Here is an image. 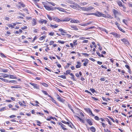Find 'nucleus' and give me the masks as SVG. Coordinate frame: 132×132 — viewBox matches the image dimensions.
I'll return each instance as SVG.
<instances>
[{
    "label": "nucleus",
    "mask_w": 132,
    "mask_h": 132,
    "mask_svg": "<svg viewBox=\"0 0 132 132\" xmlns=\"http://www.w3.org/2000/svg\"><path fill=\"white\" fill-rule=\"evenodd\" d=\"M93 14L98 17L102 16L104 18H106V16L105 14H102V12L98 11H96L95 13H94Z\"/></svg>",
    "instance_id": "f257e3e1"
},
{
    "label": "nucleus",
    "mask_w": 132,
    "mask_h": 132,
    "mask_svg": "<svg viewBox=\"0 0 132 132\" xmlns=\"http://www.w3.org/2000/svg\"><path fill=\"white\" fill-rule=\"evenodd\" d=\"M46 4L45 2L44 3L43 2V4L44 5V6L46 10L48 11H53L54 10V9L52 6H49L47 5Z\"/></svg>",
    "instance_id": "f03ea898"
},
{
    "label": "nucleus",
    "mask_w": 132,
    "mask_h": 132,
    "mask_svg": "<svg viewBox=\"0 0 132 132\" xmlns=\"http://www.w3.org/2000/svg\"><path fill=\"white\" fill-rule=\"evenodd\" d=\"M94 7L92 6L88 7H80V8L83 11H89L92 9H93Z\"/></svg>",
    "instance_id": "7ed1b4c3"
},
{
    "label": "nucleus",
    "mask_w": 132,
    "mask_h": 132,
    "mask_svg": "<svg viewBox=\"0 0 132 132\" xmlns=\"http://www.w3.org/2000/svg\"><path fill=\"white\" fill-rule=\"evenodd\" d=\"M29 84L33 87L34 88L37 89H39V86L38 85L32 82H30Z\"/></svg>",
    "instance_id": "20e7f679"
},
{
    "label": "nucleus",
    "mask_w": 132,
    "mask_h": 132,
    "mask_svg": "<svg viewBox=\"0 0 132 132\" xmlns=\"http://www.w3.org/2000/svg\"><path fill=\"white\" fill-rule=\"evenodd\" d=\"M93 21H89L87 23H82L81 24H80V25L82 26H87L88 25L90 24L91 23H93Z\"/></svg>",
    "instance_id": "39448f33"
},
{
    "label": "nucleus",
    "mask_w": 132,
    "mask_h": 132,
    "mask_svg": "<svg viewBox=\"0 0 132 132\" xmlns=\"http://www.w3.org/2000/svg\"><path fill=\"white\" fill-rule=\"evenodd\" d=\"M121 40L125 44L128 45L129 44L128 41L125 38H123L121 39Z\"/></svg>",
    "instance_id": "423d86ee"
},
{
    "label": "nucleus",
    "mask_w": 132,
    "mask_h": 132,
    "mask_svg": "<svg viewBox=\"0 0 132 132\" xmlns=\"http://www.w3.org/2000/svg\"><path fill=\"white\" fill-rule=\"evenodd\" d=\"M112 11L114 17L115 18L117 17V15L118 14V13L117 11L115 9H113L112 10Z\"/></svg>",
    "instance_id": "0eeeda50"
},
{
    "label": "nucleus",
    "mask_w": 132,
    "mask_h": 132,
    "mask_svg": "<svg viewBox=\"0 0 132 132\" xmlns=\"http://www.w3.org/2000/svg\"><path fill=\"white\" fill-rule=\"evenodd\" d=\"M57 98L59 101L63 102H64V100L62 98L60 97V96L59 95H57Z\"/></svg>",
    "instance_id": "6e6552de"
},
{
    "label": "nucleus",
    "mask_w": 132,
    "mask_h": 132,
    "mask_svg": "<svg viewBox=\"0 0 132 132\" xmlns=\"http://www.w3.org/2000/svg\"><path fill=\"white\" fill-rule=\"evenodd\" d=\"M53 20L58 22H62V20L60 19L57 17H54L53 18Z\"/></svg>",
    "instance_id": "1a4fd4ad"
},
{
    "label": "nucleus",
    "mask_w": 132,
    "mask_h": 132,
    "mask_svg": "<svg viewBox=\"0 0 132 132\" xmlns=\"http://www.w3.org/2000/svg\"><path fill=\"white\" fill-rule=\"evenodd\" d=\"M86 121L91 126L93 125V122L90 119H87Z\"/></svg>",
    "instance_id": "9d476101"
},
{
    "label": "nucleus",
    "mask_w": 132,
    "mask_h": 132,
    "mask_svg": "<svg viewBox=\"0 0 132 132\" xmlns=\"http://www.w3.org/2000/svg\"><path fill=\"white\" fill-rule=\"evenodd\" d=\"M77 65H76V68H80L81 66V62H77Z\"/></svg>",
    "instance_id": "9b49d317"
},
{
    "label": "nucleus",
    "mask_w": 132,
    "mask_h": 132,
    "mask_svg": "<svg viewBox=\"0 0 132 132\" xmlns=\"http://www.w3.org/2000/svg\"><path fill=\"white\" fill-rule=\"evenodd\" d=\"M55 9H57L59 10L60 11H62L63 12H65L64 9L60 7H55L54 8Z\"/></svg>",
    "instance_id": "f8f14e48"
},
{
    "label": "nucleus",
    "mask_w": 132,
    "mask_h": 132,
    "mask_svg": "<svg viewBox=\"0 0 132 132\" xmlns=\"http://www.w3.org/2000/svg\"><path fill=\"white\" fill-rule=\"evenodd\" d=\"M72 23H80L79 21L77 20H73L71 21Z\"/></svg>",
    "instance_id": "ddd939ff"
},
{
    "label": "nucleus",
    "mask_w": 132,
    "mask_h": 132,
    "mask_svg": "<svg viewBox=\"0 0 132 132\" xmlns=\"http://www.w3.org/2000/svg\"><path fill=\"white\" fill-rule=\"evenodd\" d=\"M1 74H2V76L4 78L8 77H9V75L7 74H6L1 73Z\"/></svg>",
    "instance_id": "4468645a"
},
{
    "label": "nucleus",
    "mask_w": 132,
    "mask_h": 132,
    "mask_svg": "<svg viewBox=\"0 0 132 132\" xmlns=\"http://www.w3.org/2000/svg\"><path fill=\"white\" fill-rule=\"evenodd\" d=\"M90 130L92 132H95L96 131L95 128L93 126H92L90 127Z\"/></svg>",
    "instance_id": "2eb2a0df"
},
{
    "label": "nucleus",
    "mask_w": 132,
    "mask_h": 132,
    "mask_svg": "<svg viewBox=\"0 0 132 132\" xmlns=\"http://www.w3.org/2000/svg\"><path fill=\"white\" fill-rule=\"evenodd\" d=\"M59 31L61 32L64 33L65 34L67 33V31L65 30L62 29V28H60L59 29Z\"/></svg>",
    "instance_id": "dca6fc26"
},
{
    "label": "nucleus",
    "mask_w": 132,
    "mask_h": 132,
    "mask_svg": "<svg viewBox=\"0 0 132 132\" xmlns=\"http://www.w3.org/2000/svg\"><path fill=\"white\" fill-rule=\"evenodd\" d=\"M50 26L52 27L53 28H57L58 27V25H56L54 24H50Z\"/></svg>",
    "instance_id": "f3484780"
},
{
    "label": "nucleus",
    "mask_w": 132,
    "mask_h": 132,
    "mask_svg": "<svg viewBox=\"0 0 132 132\" xmlns=\"http://www.w3.org/2000/svg\"><path fill=\"white\" fill-rule=\"evenodd\" d=\"M70 27L74 30H78V29L77 27L74 26H70Z\"/></svg>",
    "instance_id": "a211bd4d"
},
{
    "label": "nucleus",
    "mask_w": 132,
    "mask_h": 132,
    "mask_svg": "<svg viewBox=\"0 0 132 132\" xmlns=\"http://www.w3.org/2000/svg\"><path fill=\"white\" fill-rule=\"evenodd\" d=\"M70 75L71 76V78L74 81H76V80L75 78L74 75L71 73L70 74Z\"/></svg>",
    "instance_id": "6ab92c4d"
},
{
    "label": "nucleus",
    "mask_w": 132,
    "mask_h": 132,
    "mask_svg": "<svg viewBox=\"0 0 132 132\" xmlns=\"http://www.w3.org/2000/svg\"><path fill=\"white\" fill-rule=\"evenodd\" d=\"M9 76H10V78L11 79H16V77L14 76L13 75H9Z\"/></svg>",
    "instance_id": "aec40b11"
},
{
    "label": "nucleus",
    "mask_w": 132,
    "mask_h": 132,
    "mask_svg": "<svg viewBox=\"0 0 132 132\" xmlns=\"http://www.w3.org/2000/svg\"><path fill=\"white\" fill-rule=\"evenodd\" d=\"M117 3L119 5L120 7L123 6L122 5V3L121 1H118L117 2Z\"/></svg>",
    "instance_id": "412c9836"
},
{
    "label": "nucleus",
    "mask_w": 132,
    "mask_h": 132,
    "mask_svg": "<svg viewBox=\"0 0 132 132\" xmlns=\"http://www.w3.org/2000/svg\"><path fill=\"white\" fill-rule=\"evenodd\" d=\"M40 22L42 23H44L46 24L47 22V21L46 20L42 19L40 21Z\"/></svg>",
    "instance_id": "4be33fe9"
},
{
    "label": "nucleus",
    "mask_w": 132,
    "mask_h": 132,
    "mask_svg": "<svg viewBox=\"0 0 132 132\" xmlns=\"http://www.w3.org/2000/svg\"><path fill=\"white\" fill-rule=\"evenodd\" d=\"M40 83L42 84V85L43 86L46 87H48V85L45 83L43 82V83Z\"/></svg>",
    "instance_id": "5701e85b"
},
{
    "label": "nucleus",
    "mask_w": 132,
    "mask_h": 132,
    "mask_svg": "<svg viewBox=\"0 0 132 132\" xmlns=\"http://www.w3.org/2000/svg\"><path fill=\"white\" fill-rule=\"evenodd\" d=\"M37 23L36 22V20L35 19H34L32 20V24L33 26L35 25Z\"/></svg>",
    "instance_id": "b1692460"
},
{
    "label": "nucleus",
    "mask_w": 132,
    "mask_h": 132,
    "mask_svg": "<svg viewBox=\"0 0 132 132\" xmlns=\"http://www.w3.org/2000/svg\"><path fill=\"white\" fill-rule=\"evenodd\" d=\"M70 20V19L68 18H65L63 20H62V22L63 21H68Z\"/></svg>",
    "instance_id": "393cba45"
},
{
    "label": "nucleus",
    "mask_w": 132,
    "mask_h": 132,
    "mask_svg": "<svg viewBox=\"0 0 132 132\" xmlns=\"http://www.w3.org/2000/svg\"><path fill=\"white\" fill-rule=\"evenodd\" d=\"M85 110L88 113H90V112H91V111L90 109L89 108H86L85 109Z\"/></svg>",
    "instance_id": "a878e982"
},
{
    "label": "nucleus",
    "mask_w": 132,
    "mask_h": 132,
    "mask_svg": "<svg viewBox=\"0 0 132 132\" xmlns=\"http://www.w3.org/2000/svg\"><path fill=\"white\" fill-rule=\"evenodd\" d=\"M0 71L1 72H8V70L7 69H1Z\"/></svg>",
    "instance_id": "bb28decb"
},
{
    "label": "nucleus",
    "mask_w": 132,
    "mask_h": 132,
    "mask_svg": "<svg viewBox=\"0 0 132 132\" xmlns=\"http://www.w3.org/2000/svg\"><path fill=\"white\" fill-rule=\"evenodd\" d=\"M71 72L70 70H67L66 71V72H64V74L65 75H67L70 73V72Z\"/></svg>",
    "instance_id": "cd10ccee"
},
{
    "label": "nucleus",
    "mask_w": 132,
    "mask_h": 132,
    "mask_svg": "<svg viewBox=\"0 0 132 132\" xmlns=\"http://www.w3.org/2000/svg\"><path fill=\"white\" fill-rule=\"evenodd\" d=\"M9 82L14 84H16L17 83V82L15 80H10L9 81Z\"/></svg>",
    "instance_id": "c85d7f7f"
},
{
    "label": "nucleus",
    "mask_w": 132,
    "mask_h": 132,
    "mask_svg": "<svg viewBox=\"0 0 132 132\" xmlns=\"http://www.w3.org/2000/svg\"><path fill=\"white\" fill-rule=\"evenodd\" d=\"M90 90L91 91V92H92V93H94L96 92L95 89L93 88H90Z\"/></svg>",
    "instance_id": "c756f323"
},
{
    "label": "nucleus",
    "mask_w": 132,
    "mask_h": 132,
    "mask_svg": "<svg viewBox=\"0 0 132 132\" xmlns=\"http://www.w3.org/2000/svg\"><path fill=\"white\" fill-rule=\"evenodd\" d=\"M86 60L87 61V62H85L84 63H83L84 65L85 66H87V64L88 63V60L87 59Z\"/></svg>",
    "instance_id": "7c9ffc66"
},
{
    "label": "nucleus",
    "mask_w": 132,
    "mask_h": 132,
    "mask_svg": "<svg viewBox=\"0 0 132 132\" xmlns=\"http://www.w3.org/2000/svg\"><path fill=\"white\" fill-rule=\"evenodd\" d=\"M47 16L48 18V19H49V20H50L51 21V20H52V17H51L50 15H47Z\"/></svg>",
    "instance_id": "2f4dec72"
},
{
    "label": "nucleus",
    "mask_w": 132,
    "mask_h": 132,
    "mask_svg": "<svg viewBox=\"0 0 132 132\" xmlns=\"http://www.w3.org/2000/svg\"><path fill=\"white\" fill-rule=\"evenodd\" d=\"M70 6L74 9H76L77 8V6H75L73 5H70Z\"/></svg>",
    "instance_id": "473e14b6"
},
{
    "label": "nucleus",
    "mask_w": 132,
    "mask_h": 132,
    "mask_svg": "<svg viewBox=\"0 0 132 132\" xmlns=\"http://www.w3.org/2000/svg\"><path fill=\"white\" fill-rule=\"evenodd\" d=\"M73 4L75 6H78V7L79 8H80V7L79 5H78L77 3H75V2H73Z\"/></svg>",
    "instance_id": "72a5a7b5"
},
{
    "label": "nucleus",
    "mask_w": 132,
    "mask_h": 132,
    "mask_svg": "<svg viewBox=\"0 0 132 132\" xmlns=\"http://www.w3.org/2000/svg\"><path fill=\"white\" fill-rule=\"evenodd\" d=\"M118 28L122 32H123V33L125 32V31L123 30L122 29L121 27H118Z\"/></svg>",
    "instance_id": "f704fd0d"
},
{
    "label": "nucleus",
    "mask_w": 132,
    "mask_h": 132,
    "mask_svg": "<svg viewBox=\"0 0 132 132\" xmlns=\"http://www.w3.org/2000/svg\"><path fill=\"white\" fill-rule=\"evenodd\" d=\"M42 92L44 94L46 95H48V93L46 91L44 90H42Z\"/></svg>",
    "instance_id": "c9c22d12"
},
{
    "label": "nucleus",
    "mask_w": 132,
    "mask_h": 132,
    "mask_svg": "<svg viewBox=\"0 0 132 132\" xmlns=\"http://www.w3.org/2000/svg\"><path fill=\"white\" fill-rule=\"evenodd\" d=\"M59 77L64 79H65L66 78L65 76L64 75L60 76Z\"/></svg>",
    "instance_id": "e433bc0d"
},
{
    "label": "nucleus",
    "mask_w": 132,
    "mask_h": 132,
    "mask_svg": "<svg viewBox=\"0 0 132 132\" xmlns=\"http://www.w3.org/2000/svg\"><path fill=\"white\" fill-rule=\"evenodd\" d=\"M63 126H61L62 127V128L64 130H67V129L66 128H65V126L64 125H63Z\"/></svg>",
    "instance_id": "4c0bfd02"
},
{
    "label": "nucleus",
    "mask_w": 132,
    "mask_h": 132,
    "mask_svg": "<svg viewBox=\"0 0 132 132\" xmlns=\"http://www.w3.org/2000/svg\"><path fill=\"white\" fill-rule=\"evenodd\" d=\"M19 3L23 7L25 6V5L24 4L22 3L21 2H19Z\"/></svg>",
    "instance_id": "58836bf2"
},
{
    "label": "nucleus",
    "mask_w": 132,
    "mask_h": 132,
    "mask_svg": "<svg viewBox=\"0 0 132 132\" xmlns=\"http://www.w3.org/2000/svg\"><path fill=\"white\" fill-rule=\"evenodd\" d=\"M92 98V99L95 100V101H97L98 100V99L95 97L92 96L91 97Z\"/></svg>",
    "instance_id": "ea45409f"
},
{
    "label": "nucleus",
    "mask_w": 132,
    "mask_h": 132,
    "mask_svg": "<svg viewBox=\"0 0 132 132\" xmlns=\"http://www.w3.org/2000/svg\"><path fill=\"white\" fill-rule=\"evenodd\" d=\"M94 118L96 120H100V119L99 118V117L97 116H95L94 117Z\"/></svg>",
    "instance_id": "a19ab883"
},
{
    "label": "nucleus",
    "mask_w": 132,
    "mask_h": 132,
    "mask_svg": "<svg viewBox=\"0 0 132 132\" xmlns=\"http://www.w3.org/2000/svg\"><path fill=\"white\" fill-rule=\"evenodd\" d=\"M52 101L54 103H55L57 105H58V104L56 102V101L53 98H52Z\"/></svg>",
    "instance_id": "79ce46f5"
},
{
    "label": "nucleus",
    "mask_w": 132,
    "mask_h": 132,
    "mask_svg": "<svg viewBox=\"0 0 132 132\" xmlns=\"http://www.w3.org/2000/svg\"><path fill=\"white\" fill-rule=\"evenodd\" d=\"M12 24H10L9 25L8 27H11L12 28H14V27H13V26H12Z\"/></svg>",
    "instance_id": "37998d69"
},
{
    "label": "nucleus",
    "mask_w": 132,
    "mask_h": 132,
    "mask_svg": "<svg viewBox=\"0 0 132 132\" xmlns=\"http://www.w3.org/2000/svg\"><path fill=\"white\" fill-rule=\"evenodd\" d=\"M82 54L86 56H88L89 55V54H88L87 53H82Z\"/></svg>",
    "instance_id": "c03bdc74"
},
{
    "label": "nucleus",
    "mask_w": 132,
    "mask_h": 132,
    "mask_svg": "<svg viewBox=\"0 0 132 132\" xmlns=\"http://www.w3.org/2000/svg\"><path fill=\"white\" fill-rule=\"evenodd\" d=\"M54 33L53 32H51L49 33V35L51 36H53L54 35Z\"/></svg>",
    "instance_id": "a18cd8bd"
},
{
    "label": "nucleus",
    "mask_w": 132,
    "mask_h": 132,
    "mask_svg": "<svg viewBox=\"0 0 132 132\" xmlns=\"http://www.w3.org/2000/svg\"><path fill=\"white\" fill-rule=\"evenodd\" d=\"M45 38V36H42L40 37L39 39L40 40H42L44 39Z\"/></svg>",
    "instance_id": "49530a36"
},
{
    "label": "nucleus",
    "mask_w": 132,
    "mask_h": 132,
    "mask_svg": "<svg viewBox=\"0 0 132 132\" xmlns=\"http://www.w3.org/2000/svg\"><path fill=\"white\" fill-rule=\"evenodd\" d=\"M58 42L61 44H63L64 42L63 41H61L60 40H59Z\"/></svg>",
    "instance_id": "de8ad7c7"
},
{
    "label": "nucleus",
    "mask_w": 132,
    "mask_h": 132,
    "mask_svg": "<svg viewBox=\"0 0 132 132\" xmlns=\"http://www.w3.org/2000/svg\"><path fill=\"white\" fill-rule=\"evenodd\" d=\"M27 26H24V27H22L21 28V29L22 30H24L27 29Z\"/></svg>",
    "instance_id": "09e8293b"
},
{
    "label": "nucleus",
    "mask_w": 132,
    "mask_h": 132,
    "mask_svg": "<svg viewBox=\"0 0 132 132\" xmlns=\"http://www.w3.org/2000/svg\"><path fill=\"white\" fill-rule=\"evenodd\" d=\"M89 59L90 60H91L93 61V62H94L95 61V60L94 59H93V58L92 57H90L89 58Z\"/></svg>",
    "instance_id": "8fccbe9b"
},
{
    "label": "nucleus",
    "mask_w": 132,
    "mask_h": 132,
    "mask_svg": "<svg viewBox=\"0 0 132 132\" xmlns=\"http://www.w3.org/2000/svg\"><path fill=\"white\" fill-rule=\"evenodd\" d=\"M16 117L15 116V115H12L9 117L10 118H12L15 117Z\"/></svg>",
    "instance_id": "3c124183"
},
{
    "label": "nucleus",
    "mask_w": 132,
    "mask_h": 132,
    "mask_svg": "<svg viewBox=\"0 0 132 132\" xmlns=\"http://www.w3.org/2000/svg\"><path fill=\"white\" fill-rule=\"evenodd\" d=\"M125 67L128 69V70L129 69H130L129 66L128 65H125Z\"/></svg>",
    "instance_id": "603ef678"
},
{
    "label": "nucleus",
    "mask_w": 132,
    "mask_h": 132,
    "mask_svg": "<svg viewBox=\"0 0 132 132\" xmlns=\"http://www.w3.org/2000/svg\"><path fill=\"white\" fill-rule=\"evenodd\" d=\"M88 40H84L82 42L83 43H87L88 42Z\"/></svg>",
    "instance_id": "864d4df0"
},
{
    "label": "nucleus",
    "mask_w": 132,
    "mask_h": 132,
    "mask_svg": "<svg viewBox=\"0 0 132 132\" xmlns=\"http://www.w3.org/2000/svg\"><path fill=\"white\" fill-rule=\"evenodd\" d=\"M123 22L125 24H126V23L127 22V20L125 19H123Z\"/></svg>",
    "instance_id": "5fc2aeb1"
},
{
    "label": "nucleus",
    "mask_w": 132,
    "mask_h": 132,
    "mask_svg": "<svg viewBox=\"0 0 132 132\" xmlns=\"http://www.w3.org/2000/svg\"><path fill=\"white\" fill-rule=\"evenodd\" d=\"M54 43V42L53 41H51L50 42V45H53Z\"/></svg>",
    "instance_id": "6e6d98bb"
},
{
    "label": "nucleus",
    "mask_w": 132,
    "mask_h": 132,
    "mask_svg": "<svg viewBox=\"0 0 132 132\" xmlns=\"http://www.w3.org/2000/svg\"><path fill=\"white\" fill-rule=\"evenodd\" d=\"M96 53L99 56L101 57V55L98 52H96Z\"/></svg>",
    "instance_id": "4d7b16f0"
},
{
    "label": "nucleus",
    "mask_w": 132,
    "mask_h": 132,
    "mask_svg": "<svg viewBox=\"0 0 132 132\" xmlns=\"http://www.w3.org/2000/svg\"><path fill=\"white\" fill-rule=\"evenodd\" d=\"M42 30H47V28H45L44 27H42Z\"/></svg>",
    "instance_id": "13d9d810"
},
{
    "label": "nucleus",
    "mask_w": 132,
    "mask_h": 132,
    "mask_svg": "<svg viewBox=\"0 0 132 132\" xmlns=\"http://www.w3.org/2000/svg\"><path fill=\"white\" fill-rule=\"evenodd\" d=\"M105 132H111L108 129H107L106 130L104 129Z\"/></svg>",
    "instance_id": "bf43d9fd"
},
{
    "label": "nucleus",
    "mask_w": 132,
    "mask_h": 132,
    "mask_svg": "<svg viewBox=\"0 0 132 132\" xmlns=\"http://www.w3.org/2000/svg\"><path fill=\"white\" fill-rule=\"evenodd\" d=\"M66 124L68 125L70 127L72 128V127L71 125L70 124V123L69 122H67Z\"/></svg>",
    "instance_id": "052dcab7"
},
{
    "label": "nucleus",
    "mask_w": 132,
    "mask_h": 132,
    "mask_svg": "<svg viewBox=\"0 0 132 132\" xmlns=\"http://www.w3.org/2000/svg\"><path fill=\"white\" fill-rule=\"evenodd\" d=\"M123 7L122 9V10L124 11H126V7L124 6H122Z\"/></svg>",
    "instance_id": "680f3d73"
},
{
    "label": "nucleus",
    "mask_w": 132,
    "mask_h": 132,
    "mask_svg": "<svg viewBox=\"0 0 132 132\" xmlns=\"http://www.w3.org/2000/svg\"><path fill=\"white\" fill-rule=\"evenodd\" d=\"M100 80L101 81H104L105 80V79L104 78H101L100 79Z\"/></svg>",
    "instance_id": "e2e57ef3"
},
{
    "label": "nucleus",
    "mask_w": 132,
    "mask_h": 132,
    "mask_svg": "<svg viewBox=\"0 0 132 132\" xmlns=\"http://www.w3.org/2000/svg\"><path fill=\"white\" fill-rule=\"evenodd\" d=\"M45 69L46 70H47L49 71L50 72H51V70L49 69L48 68H47L45 67Z\"/></svg>",
    "instance_id": "0e129e2a"
},
{
    "label": "nucleus",
    "mask_w": 132,
    "mask_h": 132,
    "mask_svg": "<svg viewBox=\"0 0 132 132\" xmlns=\"http://www.w3.org/2000/svg\"><path fill=\"white\" fill-rule=\"evenodd\" d=\"M108 122V123L110 125H112V124H111V123L110 122V121L109 120L107 119V121Z\"/></svg>",
    "instance_id": "69168bd1"
},
{
    "label": "nucleus",
    "mask_w": 132,
    "mask_h": 132,
    "mask_svg": "<svg viewBox=\"0 0 132 132\" xmlns=\"http://www.w3.org/2000/svg\"><path fill=\"white\" fill-rule=\"evenodd\" d=\"M97 63L99 65H101L102 64V62H100L99 61H98L97 62Z\"/></svg>",
    "instance_id": "338daca9"
},
{
    "label": "nucleus",
    "mask_w": 132,
    "mask_h": 132,
    "mask_svg": "<svg viewBox=\"0 0 132 132\" xmlns=\"http://www.w3.org/2000/svg\"><path fill=\"white\" fill-rule=\"evenodd\" d=\"M0 131L1 132H5V131L4 129H0Z\"/></svg>",
    "instance_id": "774afa93"
}]
</instances>
